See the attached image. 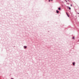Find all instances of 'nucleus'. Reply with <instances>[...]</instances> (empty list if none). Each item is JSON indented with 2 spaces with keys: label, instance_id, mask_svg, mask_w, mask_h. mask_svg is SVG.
Here are the masks:
<instances>
[{
  "label": "nucleus",
  "instance_id": "nucleus-3",
  "mask_svg": "<svg viewBox=\"0 0 79 79\" xmlns=\"http://www.w3.org/2000/svg\"><path fill=\"white\" fill-rule=\"evenodd\" d=\"M57 13H59V11H58V10H56Z\"/></svg>",
  "mask_w": 79,
  "mask_h": 79
},
{
  "label": "nucleus",
  "instance_id": "nucleus-2",
  "mask_svg": "<svg viewBox=\"0 0 79 79\" xmlns=\"http://www.w3.org/2000/svg\"><path fill=\"white\" fill-rule=\"evenodd\" d=\"M67 7L69 9V10H71V7H70L69 6H67Z\"/></svg>",
  "mask_w": 79,
  "mask_h": 79
},
{
  "label": "nucleus",
  "instance_id": "nucleus-6",
  "mask_svg": "<svg viewBox=\"0 0 79 79\" xmlns=\"http://www.w3.org/2000/svg\"><path fill=\"white\" fill-rule=\"evenodd\" d=\"M73 39H74V37H73Z\"/></svg>",
  "mask_w": 79,
  "mask_h": 79
},
{
  "label": "nucleus",
  "instance_id": "nucleus-12",
  "mask_svg": "<svg viewBox=\"0 0 79 79\" xmlns=\"http://www.w3.org/2000/svg\"><path fill=\"white\" fill-rule=\"evenodd\" d=\"M11 79H13V78H11Z\"/></svg>",
  "mask_w": 79,
  "mask_h": 79
},
{
  "label": "nucleus",
  "instance_id": "nucleus-7",
  "mask_svg": "<svg viewBox=\"0 0 79 79\" xmlns=\"http://www.w3.org/2000/svg\"><path fill=\"white\" fill-rule=\"evenodd\" d=\"M24 47L26 48V47H27L26 46H24Z\"/></svg>",
  "mask_w": 79,
  "mask_h": 79
},
{
  "label": "nucleus",
  "instance_id": "nucleus-4",
  "mask_svg": "<svg viewBox=\"0 0 79 79\" xmlns=\"http://www.w3.org/2000/svg\"><path fill=\"white\" fill-rule=\"evenodd\" d=\"M58 10H61V8L59 7L58 8Z\"/></svg>",
  "mask_w": 79,
  "mask_h": 79
},
{
  "label": "nucleus",
  "instance_id": "nucleus-11",
  "mask_svg": "<svg viewBox=\"0 0 79 79\" xmlns=\"http://www.w3.org/2000/svg\"><path fill=\"white\" fill-rule=\"evenodd\" d=\"M51 0V1H52L53 0Z\"/></svg>",
  "mask_w": 79,
  "mask_h": 79
},
{
  "label": "nucleus",
  "instance_id": "nucleus-10",
  "mask_svg": "<svg viewBox=\"0 0 79 79\" xmlns=\"http://www.w3.org/2000/svg\"><path fill=\"white\" fill-rule=\"evenodd\" d=\"M77 14H78L79 15V13H77Z\"/></svg>",
  "mask_w": 79,
  "mask_h": 79
},
{
  "label": "nucleus",
  "instance_id": "nucleus-8",
  "mask_svg": "<svg viewBox=\"0 0 79 79\" xmlns=\"http://www.w3.org/2000/svg\"><path fill=\"white\" fill-rule=\"evenodd\" d=\"M50 2V0H49V2Z\"/></svg>",
  "mask_w": 79,
  "mask_h": 79
},
{
  "label": "nucleus",
  "instance_id": "nucleus-5",
  "mask_svg": "<svg viewBox=\"0 0 79 79\" xmlns=\"http://www.w3.org/2000/svg\"><path fill=\"white\" fill-rule=\"evenodd\" d=\"M74 63H75L74 62L73 63V66L74 65Z\"/></svg>",
  "mask_w": 79,
  "mask_h": 79
},
{
  "label": "nucleus",
  "instance_id": "nucleus-1",
  "mask_svg": "<svg viewBox=\"0 0 79 79\" xmlns=\"http://www.w3.org/2000/svg\"><path fill=\"white\" fill-rule=\"evenodd\" d=\"M66 14H67V15L68 16V17H69V15H68V13L67 12L66 13Z\"/></svg>",
  "mask_w": 79,
  "mask_h": 79
},
{
  "label": "nucleus",
  "instance_id": "nucleus-9",
  "mask_svg": "<svg viewBox=\"0 0 79 79\" xmlns=\"http://www.w3.org/2000/svg\"><path fill=\"white\" fill-rule=\"evenodd\" d=\"M70 5L71 6H72V5L71 4Z\"/></svg>",
  "mask_w": 79,
  "mask_h": 79
}]
</instances>
